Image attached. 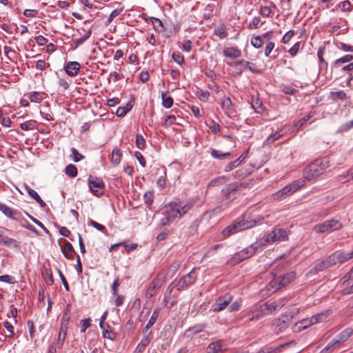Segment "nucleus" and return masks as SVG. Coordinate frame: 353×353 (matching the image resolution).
I'll use <instances>...</instances> for the list:
<instances>
[{"label":"nucleus","mask_w":353,"mask_h":353,"mask_svg":"<svg viewBox=\"0 0 353 353\" xmlns=\"http://www.w3.org/2000/svg\"><path fill=\"white\" fill-rule=\"evenodd\" d=\"M263 239L266 243L286 241L288 239V231L284 228H274L265 234Z\"/></svg>","instance_id":"1a4fd4ad"},{"label":"nucleus","mask_w":353,"mask_h":353,"mask_svg":"<svg viewBox=\"0 0 353 353\" xmlns=\"http://www.w3.org/2000/svg\"><path fill=\"white\" fill-rule=\"evenodd\" d=\"M211 155L215 159H223L226 158L227 157L230 156V152L223 153L219 150L212 149V152H211Z\"/></svg>","instance_id":"3c124183"},{"label":"nucleus","mask_w":353,"mask_h":353,"mask_svg":"<svg viewBox=\"0 0 353 353\" xmlns=\"http://www.w3.org/2000/svg\"><path fill=\"white\" fill-rule=\"evenodd\" d=\"M221 107H222V109L227 114H232L234 112L232 102L229 97H224L223 99L222 102H221Z\"/></svg>","instance_id":"cd10ccee"},{"label":"nucleus","mask_w":353,"mask_h":353,"mask_svg":"<svg viewBox=\"0 0 353 353\" xmlns=\"http://www.w3.org/2000/svg\"><path fill=\"white\" fill-rule=\"evenodd\" d=\"M45 93L39 92H33L29 93L28 98L31 102L39 103L44 99Z\"/></svg>","instance_id":"c9c22d12"},{"label":"nucleus","mask_w":353,"mask_h":353,"mask_svg":"<svg viewBox=\"0 0 353 353\" xmlns=\"http://www.w3.org/2000/svg\"><path fill=\"white\" fill-rule=\"evenodd\" d=\"M197 278L195 269H192L189 273L179 278L176 283L178 291H183L194 284Z\"/></svg>","instance_id":"6e6552de"},{"label":"nucleus","mask_w":353,"mask_h":353,"mask_svg":"<svg viewBox=\"0 0 353 353\" xmlns=\"http://www.w3.org/2000/svg\"><path fill=\"white\" fill-rule=\"evenodd\" d=\"M176 117L174 115H168L164 119L163 125L165 127L170 126L175 123Z\"/></svg>","instance_id":"774afa93"},{"label":"nucleus","mask_w":353,"mask_h":353,"mask_svg":"<svg viewBox=\"0 0 353 353\" xmlns=\"http://www.w3.org/2000/svg\"><path fill=\"white\" fill-rule=\"evenodd\" d=\"M8 231L9 230L8 229L0 230V245H4L8 248L19 250V242H18L16 239L6 235L5 232Z\"/></svg>","instance_id":"f8f14e48"},{"label":"nucleus","mask_w":353,"mask_h":353,"mask_svg":"<svg viewBox=\"0 0 353 353\" xmlns=\"http://www.w3.org/2000/svg\"><path fill=\"white\" fill-rule=\"evenodd\" d=\"M61 241L64 242L63 245H61V250L65 258L70 260H73L74 255L77 254L72 245L64 239H60L59 243L61 244Z\"/></svg>","instance_id":"f3484780"},{"label":"nucleus","mask_w":353,"mask_h":353,"mask_svg":"<svg viewBox=\"0 0 353 353\" xmlns=\"http://www.w3.org/2000/svg\"><path fill=\"white\" fill-rule=\"evenodd\" d=\"M265 304H256L254 305L249 311V321H256L268 314Z\"/></svg>","instance_id":"9b49d317"},{"label":"nucleus","mask_w":353,"mask_h":353,"mask_svg":"<svg viewBox=\"0 0 353 353\" xmlns=\"http://www.w3.org/2000/svg\"><path fill=\"white\" fill-rule=\"evenodd\" d=\"M312 325H314V323L312 321V318H307V319H303L301 321H299L298 323H296V325L299 326V330L301 328L306 329Z\"/></svg>","instance_id":"8fccbe9b"},{"label":"nucleus","mask_w":353,"mask_h":353,"mask_svg":"<svg viewBox=\"0 0 353 353\" xmlns=\"http://www.w3.org/2000/svg\"><path fill=\"white\" fill-rule=\"evenodd\" d=\"M223 55L226 58L236 59L241 57V52L237 47H226L223 50Z\"/></svg>","instance_id":"5701e85b"},{"label":"nucleus","mask_w":353,"mask_h":353,"mask_svg":"<svg viewBox=\"0 0 353 353\" xmlns=\"http://www.w3.org/2000/svg\"><path fill=\"white\" fill-rule=\"evenodd\" d=\"M136 145H137V147L140 150H143L145 148V139L140 134H137Z\"/></svg>","instance_id":"bf43d9fd"},{"label":"nucleus","mask_w":353,"mask_h":353,"mask_svg":"<svg viewBox=\"0 0 353 353\" xmlns=\"http://www.w3.org/2000/svg\"><path fill=\"white\" fill-rule=\"evenodd\" d=\"M176 288V284L174 283V282H172L168 287L165 292V294H164V299H163V301L164 302L166 303V305L170 308L172 307L175 302L174 301H172L170 303H169V300L170 299V296H171V294L174 290V288Z\"/></svg>","instance_id":"a878e982"},{"label":"nucleus","mask_w":353,"mask_h":353,"mask_svg":"<svg viewBox=\"0 0 353 353\" xmlns=\"http://www.w3.org/2000/svg\"><path fill=\"white\" fill-rule=\"evenodd\" d=\"M303 181H295L292 183L285 185L281 190L277 191L274 194V199L277 201H281L285 199L287 196L291 195L298 189L303 185Z\"/></svg>","instance_id":"0eeeda50"},{"label":"nucleus","mask_w":353,"mask_h":353,"mask_svg":"<svg viewBox=\"0 0 353 353\" xmlns=\"http://www.w3.org/2000/svg\"><path fill=\"white\" fill-rule=\"evenodd\" d=\"M330 314V312L329 311H324L323 312H320L319 314L313 315L311 317L312 321L313 322L314 324L318 323L325 320Z\"/></svg>","instance_id":"473e14b6"},{"label":"nucleus","mask_w":353,"mask_h":353,"mask_svg":"<svg viewBox=\"0 0 353 353\" xmlns=\"http://www.w3.org/2000/svg\"><path fill=\"white\" fill-rule=\"evenodd\" d=\"M205 327V325H196L194 327H190L186 331L188 336H192L194 334L201 332Z\"/></svg>","instance_id":"4c0bfd02"},{"label":"nucleus","mask_w":353,"mask_h":353,"mask_svg":"<svg viewBox=\"0 0 353 353\" xmlns=\"http://www.w3.org/2000/svg\"><path fill=\"white\" fill-rule=\"evenodd\" d=\"M71 154L74 162H79L84 159V156L79 153L78 150L74 148H71Z\"/></svg>","instance_id":"4d7b16f0"},{"label":"nucleus","mask_w":353,"mask_h":353,"mask_svg":"<svg viewBox=\"0 0 353 353\" xmlns=\"http://www.w3.org/2000/svg\"><path fill=\"white\" fill-rule=\"evenodd\" d=\"M339 341L335 339H332L323 349L321 350L320 353H331L334 350L340 347Z\"/></svg>","instance_id":"c756f323"},{"label":"nucleus","mask_w":353,"mask_h":353,"mask_svg":"<svg viewBox=\"0 0 353 353\" xmlns=\"http://www.w3.org/2000/svg\"><path fill=\"white\" fill-rule=\"evenodd\" d=\"M239 186L237 183H231L222 190L223 196L226 202L231 201L235 199Z\"/></svg>","instance_id":"a211bd4d"},{"label":"nucleus","mask_w":353,"mask_h":353,"mask_svg":"<svg viewBox=\"0 0 353 353\" xmlns=\"http://www.w3.org/2000/svg\"><path fill=\"white\" fill-rule=\"evenodd\" d=\"M236 65H241L245 69H248L250 71L252 72H258V71L254 68V64L252 63H250L249 61H245L243 59L239 60L236 62Z\"/></svg>","instance_id":"ea45409f"},{"label":"nucleus","mask_w":353,"mask_h":353,"mask_svg":"<svg viewBox=\"0 0 353 353\" xmlns=\"http://www.w3.org/2000/svg\"><path fill=\"white\" fill-rule=\"evenodd\" d=\"M209 128L211 132L215 134L220 132V125L212 120L209 124Z\"/></svg>","instance_id":"69168bd1"},{"label":"nucleus","mask_w":353,"mask_h":353,"mask_svg":"<svg viewBox=\"0 0 353 353\" xmlns=\"http://www.w3.org/2000/svg\"><path fill=\"white\" fill-rule=\"evenodd\" d=\"M257 247L252 244L250 246L245 248L241 250V254H244L246 259H248L253 256L256 250Z\"/></svg>","instance_id":"79ce46f5"},{"label":"nucleus","mask_w":353,"mask_h":353,"mask_svg":"<svg viewBox=\"0 0 353 353\" xmlns=\"http://www.w3.org/2000/svg\"><path fill=\"white\" fill-rule=\"evenodd\" d=\"M353 334V329L352 327H347L341 332L336 338V341H339L340 345L346 342Z\"/></svg>","instance_id":"393cba45"},{"label":"nucleus","mask_w":353,"mask_h":353,"mask_svg":"<svg viewBox=\"0 0 353 353\" xmlns=\"http://www.w3.org/2000/svg\"><path fill=\"white\" fill-rule=\"evenodd\" d=\"M123 10V8H119V9H115L110 14L108 20L105 21V25L108 26L109 25L112 21V20L116 17H117L118 15H119Z\"/></svg>","instance_id":"603ef678"},{"label":"nucleus","mask_w":353,"mask_h":353,"mask_svg":"<svg viewBox=\"0 0 353 353\" xmlns=\"http://www.w3.org/2000/svg\"><path fill=\"white\" fill-rule=\"evenodd\" d=\"M180 266L181 263L179 261H174L168 268V271L165 276L163 277L164 279H165V277H173L179 270Z\"/></svg>","instance_id":"c85d7f7f"},{"label":"nucleus","mask_w":353,"mask_h":353,"mask_svg":"<svg viewBox=\"0 0 353 353\" xmlns=\"http://www.w3.org/2000/svg\"><path fill=\"white\" fill-rule=\"evenodd\" d=\"M45 281L47 285H52L54 283L53 275L50 270H46L43 273Z\"/></svg>","instance_id":"864d4df0"},{"label":"nucleus","mask_w":353,"mask_h":353,"mask_svg":"<svg viewBox=\"0 0 353 353\" xmlns=\"http://www.w3.org/2000/svg\"><path fill=\"white\" fill-rule=\"evenodd\" d=\"M81 65L77 61H70L65 67V72L70 77L76 76L80 70Z\"/></svg>","instance_id":"b1692460"},{"label":"nucleus","mask_w":353,"mask_h":353,"mask_svg":"<svg viewBox=\"0 0 353 353\" xmlns=\"http://www.w3.org/2000/svg\"><path fill=\"white\" fill-rule=\"evenodd\" d=\"M70 316L68 315V312H64L61 319V332L65 333L68 330V325L70 321Z\"/></svg>","instance_id":"c03bdc74"},{"label":"nucleus","mask_w":353,"mask_h":353,"mask_svg":"<svg viewBox=\"0 0 353 353\" xmlns=\"http://www.w3.org/2000/svg\"><path fill=\"white\" fill-rule=\"evenodd\" d=\"M272 274H273V279L268 284V287L274 288V291H276L290 283L296 276V273L294 272L278 275V273L275 272V270Z\"/></svg>","instance_id":"20e7f679"},{"label":"nucleus","mask_w":353,"mask_h":353,"mask_svg":"<svg viewBox=\"0 0 353 353\" xmlns=\"http://www.w3.org/2000/svg\"><path fill=\"white\" fill-rule=\"evenodd\" d=\"M343 224L337 219H332L323 221L322 223L317 224L314 227L315 232L319 234L331 233L341 230Z\"/></svg>","instance_id":"39448f33"},{"label":"nucleus","mask_w":353,"mask_h":353,"mask_svg":"<svg viewBox=\"0 0 353 353\" xmlns=\"http://www.w3.org/2000/svg\"><path fill=\"white\" fill-rule=\"evenodd\" d=\"M162 97V104L164 108H170L173 105V99L171 97H166V94L165 93L161 94Z\"/></svg>","instance_id":"09e8293b"},{"label":"nucleus","mask_w":353,"mask_h":353,"mask_svg":"<svg viewBox=\"0 0 353 353\" xmlns=\"http://www.w3.org/2000/svg\"><path fill=\"white\" fill-rule=\"evenodd\" d=\"M208 353H221L228 350V347L222 340H217L210 343L207 347Z\"/></svg>","instance_id":"aec40b11"},{"label":"nucleus","mask_w":353,"mask_h":353,"mask_svg":"<svg viewBox=\"0 0 353 353\" xmlns=\"http://www.w3.org/2000/svg\"><path fill=\"white\" fill-rule=\"evenodd\" d=\"M172 57V59L179 65H181L184 63L183 56L179 52H174Z\"/></svg>","instance_id":"338daca9"},{"label":"nucleus","mask_w":353,"mask_h":353,"mask_svg":"<svg viewBox=\"0 0 353 353\" xmlns=\"http://www.w3.org/2000/svg\"><path fill=\"white\" fill-rule=\"evenodd\" d=\"M122 153L118 148H114L112 150L110 155V162L114 166H117L121 161Z\"/></svg>","instance_id":"bb28decb"},{"label":"nucleus","mask_w":353,"mask_h":353,"mask_svg":"<svg viewBox=\"0 0 353 353\" xmlns=\"http://www.w3.org/2000/svg\"><path fill=\"white\" fill-rule=\"evenodd\" d=\"M4 54L10 61H13V59L16 56V52L10 47L5 46L3 48Z\"/></svg>","instance_id":"6e6d98bb"},{"label":"nucleus","mask_w":353,"mask_h":353,"mask_svg":"<svg viewBox=\"0 0 353 353\" xmlns=\"http://www.w3.org/2000/svg\"><path fill=\"white\" fill-rule=\"evenodd\" d=\"M331 99L336 101V100H344L346 98V94L343 90L336 91V92H330Z\"/></svg>","instance_id":"de8ad7c7"},{"label":"nucleus","mask_w":353,"mask_h":353,"mask_svg":"<svg viewBox=\"0 0 353 353\" xmlns=\"http://www.w3.org/2000/svg\"><path fill=\"white\" fill-rule=\"evenodd\" d=\"M92 34V29L90 28L87 31H85L83 36H82L81 38L77 39L74 41L75 43V48H77L79 46L83 44L85 41H86L91 35Z\"/></svg>","instance_id":"a18cd8bd"},{"label":"nucleus","mask_w":353,"mask_h":353,"mask_svg":"<svg viewBox=\"0 0 353 353\" xmlns=\"http://www.w3.org/2000/svg\"><path fill=\"white\" fill-rule=\"evenodd\" d=\"M275 47L274 42H268L265 44V47L264 49V54L265 57H270V53L272 52Z\"/></svg>","instance_id":"e2e57ef3"},{"label":"nucleus","mask_w":353,"mask_h":353,"mask_svg":"<svg viewBox=\"0 0 353 353\" xmlns=\"http://www.w3.org/2000/svg\"><path fill=\"white\" fill-rule=\"evenodd\" d=\"M286 303V301L284 299H280L272 302H267L265 304L267 312L270 314L273 312H276L281 309Z\"/></svg>","instance_id":"4be33fe9"},{"label":"nucleus","mask_w":353,"mask_h":353,"mask_svg":"<svg viewBox=\"0 0 353 353\" xmlns=\"http://www.w3.org/2000/svg\"><path fill=\"white\" fill-rule=\"evenodd\" d=\"M152 337L150 335L144 336L140 343L138 344L136 351L139 353H141L144 351L145 347L149 344Z\"/></svg>","instance_id":"2f4dec72"},{"label":"nucleus","mask_w":353,"mask_h":353,"mask_svg":"<svg viewBox=\"0 0 353 353\" xmlns=\"http://www.w3.org/2000/svg\"><path fill=\"white\" fill-rule=\"evenodd\" d=\"M247 259L244 254H241V251L236 252L229 261L228 264L235 265L243 260Z\"/></svg>","instance_id":"f704fd0d"},{"label":"nucleus","mask_w":353,"mask_h":353,"mask_svg":"<svg viewBox=\"0 0 353 353\" xmlns=\"http://www.w3.org/2000/svg\"><path fill=\"white\" fill-rule=\"evenodd\" d=\"M214 34L217 35L220 39H224L228 36V32H226L225 28L223 27L216 28L214 30Z\"/></svg>","instance_id":"0e129e2a"},{"label":"nucleus","mask_w":353,"mask_h":353,"mask_svg":"<svg viewBox=\"0 0 353 353\" xmlns=\"http://www.w3.org/2000/svg\"><path fill=\"white\" fill-rule=\"evenodd\" d=\"M90 190L97 196H101L103 194L105 190V183L102 179L99 177L90 176L88 179Z\"/></svg>","instance_id":"9d476101"},{"label":"nucleus","mask_w":353,"mask_h":353,"mask_svg":"<svg viewBox=\"0 0 353 353\" xmlns=\"http://www.w3.org/2000/svg\"><path fill=\"white\" fill-rule=\"evenodd\" d=\"M296 311H290L281 315L278 318L272 325V329L276 334L284 332L292 323L294 316L296 314Z\"/></svg>","instance_id":"7ed1b4c3"},{"label":"nucleus","mask_w":353,"mask_h":353,"mask_svg":"<svg viewBox=\"0 0 353 353\" xmlns=\"http://www.w3.org/2000/svg\"><path fill=\"white\" fill-rule=\"evenodd\" d=\"M0 211L7 217L19 221L22 219L21 214L19 211L14 210L7 205L0 203Z\"/></svg>","instance_id":"2eb2a0df"},{"label":"nucleus","mask_w":353,"mask_h":353,"mask_svg":"<svg viewBox=\"0 0 353 353\" xmlns=\"http://www.w3.org/2000/svg\"><path fill=\"white\" fill-rule=\"evenodd\" d=\"M110 326L104 324V330H103V336L104 338L114 340L116 338V334L111 330H108Z\"/></svg>","instance_id":"37998d69"},{"label":"nucleus","mask_w":353,"mask_h":353,"mask_svg":"<svg viewBox=\"0 0 353 353\" xmlns=\"http://www.w3.org/2000/svg\"><path fill=\"white\" fill-rule=\"evenodd\" d=\"M196 203L195 199H190L187 200L185 203L180 202L179 203H176L177 205V209L180 212L181 218L186 214L188 212H190Z\"/></svg>","instance_id":"6ab92c4d"},{"label":"nucleus","mask_w":353,"mask_h":353,"mask_svg":"<svg viewBox=\"0 0 353 353\" xmlns=\"http://www.w3.org/2000/svg\"><path fill=\"white\" fill-rule=\"evenodd\" d=\"M159 315V309H158V308L155 309L153 311L152 316H150L147 325L145 327V331L148 330L156 323Z\"/></svg>","instance_id":"e433bc0d"},{"label":"nucleus","mask_w":353,"mask_h":353,"mask_svg":"<svg viewBox=\"0 0 353 353\" xmlns=\"http://www.w3.org/2000/svg\"><path fill=\"white\" fill-rule=\"evenodd\" d=\"M144 202L150 210H152V205L154 201V192L148 191L144 194L143 196Z\"/></svg>","instance_id":"58836bf2"},{"label":"nucleus","mask_w":353,"mask_h":353,"mask_svg":"<svg viewBox=\"0 0 353 353\" xmlns=\"http://www.w3.org/2000/svg\"><path fill=\"white\" fill-rule=\"evenodd\" d=\"M332 256L334 262V265L343 264L351 259L349 252H344L341 250H337L332 253Z\"/></svg>","instance_id":"412c9836"},{"label":"nucleus","mask_w":353,"mask_h":353,"mask_svg":"<svg viewBox=\"0 0 353 353\" xmlns=\"http://www.w3.org/2000/svg\"><path fill=\"white\" fill-rule=\"evenodd\" d=\"M65 173L70 177H75L77 175V168L72 164L68 165L65 168Z\"/></svg>","instance_id":"49530a36"},{"label":"nucleus","mask_w":353,"mask_h":353,"mask_svg":"<svg viewBox=\"0 0 353 353\" xmlns=\"http://www.w3.org/2000/svg\"><path fill=\"white\" fill-rule=\"evenodd\" d=\"M150 22L153 26L154 29L158 32H163L165 28L163 26V22L158 18L150 17Z\"/></svg>","instance_id":"7c9ffc66"},{"label":"nucleus","mask_w":353,"mask_h":353,"mask_svg":"<svg viewBox=\"0 0 353 353\" xmlns=\"http://www.w3.org/2000/svg\"><path fill=\"white\" fill-rule=\"evenodd\" d=\"M251 44L255 48H260L263 46L261 36H254L251 39Z\"/></svg>","instance_id":"13d9d810"},{"label":"nucleus","mask_w":353,"mask_h":353,"mask_svg":"<svg viewBox=\"0 0 353 353\" xmlns=\"http://www.w3.org/2000/svg\"><path fill=\"white\" fill-rule=\"evenodd\" d=\"M352 60H353V55H352V54H346V55L342 57L341 58H339V59H336L334 62L333 66L335 67V68H338V67H339L341 65V64L344 63L350 62Z\"/></svg>","instance_id":"a19ab883"},{"label":"nucleus","mask_w":353,"mask_h":353,"mask_svg":"<svg viewBox=\"0 0 353 353\" xmlns=\"http://www.w3.org/2000/svg\"><path fill=\"white\" fill-rule=\"evenodd\" d=\"M163 215V216L161 219V224L162 225H169L175 219L181 218L180 212L179 209H177L176 203H170L166 205Z\"/></svg>","instance_id":"423d86ee"},{"label":"nucleus","mask_w":353,"mask_h":353,"mask_svg":"<svg viewBox=\"0 0 353 353\" xmlns=\"http://www.w3.org/2000/svg\"><path fill=\"white\" fill-rule=\"evenodd\" d=\"M157 184L160 189L165 188V187L166 185V172H165V171L163 172V175H161L159 177V179L157 181Z\"/></svg>","instance_id":"680f3d73"},{"label":"nucleus","mask_w":353,"mask_h":353,"mask_svg":"<svg viewBox=\"0 0 353 353\" xmlns=\"http://www.w3.org/2000/svg\"><path fill=\"white\" fill-rule=\"evenodd\" d=\"M164 282V278H160L159 275L154 278L148 289L146 297L151 298L155 295L157 290L161 288Z\"/></svg>","instance_id":"dca6fc26"},{"label":"nucleus","mask_w":353,"mask_h":353,"mask_svg":"<svg viewBox=\"0 0 353 353\" xmlns=\"http://www.w3.org/2000/svg\"><path fill=\"white\" fill-rule=\"evenodd\" d=\"M132 103L131 101L128 102L125 106L119 107L117 110V115L120 117H124L132 108Z\"/></svg>","instance_id":"72a5a7b5"},{"label":"nucleus","mask_w":353,"mask_h":353,"mask_svg":"<svg viewBox=\"0 0 353 353\" xmlns=\"http://www.w3.org/2000/svg\"><path fill=\"white\" fill-rule=\"evenodd\" d=\"M283 134H281L280 132H276L275 133L270 135L265 142L267 144H271L274 143L275 141L278 140L281 137H282Z\"/></svg>","instance_id":"052dcab7"},{"label":"nucleus","mask_w":353,"mask_h":353,"mask_svg":"<svg viewBox=\"0 0 353 353\" xmlns=\"http://www.w3.org/2000/svg\"><path fill=\"white\" fill-rule=\"evenodd\" d=\"M329 163L327 157L315 160L304 169L303 177L307 181L316 179L329 167Z\"/></svg>","instance_id":"f257e3e1"},{"label":"nucleus","mask_w":353,"mask_h":353,"mask_svg":"<svg viewBox=\"0 0 353 353\" xmlns=\"http://www.w3.org/2000/svg\"><path fill=\"white\" fill-rule=\"evenodd\" d=\"M262 43H268V42H272L274 39L273 32L269 31L268 32H265L261 35Z\"/></svg>","instance_id":"5fc2aeb1"},{"label":"nucleus","mask_w":353,"mask_h":353,"mask_svg":"<svg viewBox=\"0 0 353 353\" xmlns=\"http://www.w3.org/2000/svg\"><path fill=\"white\" fill-rule=\"evenodd\" d=\"M256 219H245V216L239 221L234 222L232 224L227 226L222 231V234L224 237H228L239 231L251 228L257 224Z\"/></svg>","instance_id":"f03ea898"},{"label":"nucleus","mask_w":353,"mask_h":353,"mask_svg":"<svg viewBox=\"0 0 353 353\" xmlns=\"http://www.w3.org/2000/svg\"><path fill=\"white\" fill-rule=\"evenodd\" d=\"M232 300V296L230 294H225L220 296L212 305V310L219 312L224 310Z\"/></svg>","instance_id":"ddd939ff"},{"label":"nucleus","mask_w":353,"mask_h":353,"mask_svg":"<svg viewBox=\"0 0 353 353\" xmlns=\"http://www.w3.org/2000/svg\"><path fill=\"white\" fill-rule=\"evenodd\" d=\"M334 265V262L331 254L323 259L317 260L315 262L314 270L316 272H322Z\"/></svg>","instance_id":"4468645a"}]
</instances>
